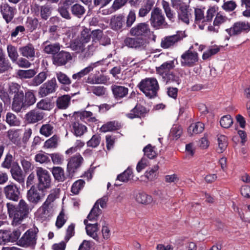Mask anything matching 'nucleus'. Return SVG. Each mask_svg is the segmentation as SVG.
I'll return each mask as SVG.
<instances>
[{"label":"nucleus","instance_id":"aec40b11","mask_svg":"<svg viewBox=\"0 0 250 250\" xmlns=\"http://www.w3.org/2000/svg\"><path fill=\"white\" fill-rule=\"evenodd\" d=\"M44 117V113L36 110H32L25 115L26 121L29 123L34 124L42 120Z\"/></svg>","mask_w":250,"mask_h":250},{"label":"nucleus","instance_id":"7c9ffc66","mask_svg":"<svg viewBox=\"0 0 250 250\" xmlns=\"http://www.w3.org/2000/svg\"><path fill=\"white\" fill-rule=\"evenodd\" d=\"M163 81L167 84L178 85L180 83L179 78L173 72L164 75L162 78Z\"/></svg>","mask_w":250,"mask_h":250},{"label":"nucleus","instance_id":"4d7b16f0","mask_svg":"<svg viewBox=\"0 0 250 250\" xmlns=\"http://www.w3.org/2000/svg\"><path fill=\"white\" fill-rule=\"evenodd\" d=\"M71 11L73 14L80 17L85 12L84 8L80 4H75L71 7Z\"/></svg>","mask_w":250,"mask_h":250},{"label":"nucleus","instance_id":"8fccbe9b","mask_svg":"<svg viewBox=\"0 0 250 250\" xmlns=\"http://www.w3.org/2000/svg\"><path fill=\"white\" fill-rule=\"evenodd\" d=\"M145 155L149 159H154L157 156V153L154 150V147L150 144H148L143 149Z\"/></svg>","mask_w":250,"mask_h":250},{"label":"nucleus","instance_id":"4be33fe9","mask_svg":"<svg viewBox=\"0 0 250 250\" xmlns=\"http://www.w3.org/2000/svg\"><path fill=\"white\" fill-rule=\"evenodd\" d=\"M12 178L19 183H23L24 181V176L18 165H13L10 170Z\"/></svg>","mask_w":250,"mask_h":250},{"label":"nucleus","instance_id":"774afa93","mask_svg":"<svg viewBox=\"0 0 250 250\" xmlns=\"http://www.w3.org/2000/svg\"><path fill=\"white\" fill-rule=\"evenodd\" d=\"M228 20V18L223 16L220 13H218L214 20V25L217 27H219L221 24L225 22Z\"/></svg>","mask_w":250,"mask_h":250},{"label":"nucleus","instance_id":"f3484780","mask_svg":"<svg viewBox=\"0 0 250 250\" xmlns=\"http://www.w3.org/2000/svg\"><path fill=\"white\" fill-rule=\"evenodd\" d=\"M83 158L80 155L72 157L68 161L67 169L69 173H74L81 166Z\"/></svg>","mask_w":250,"mask_h":250},{"label":"nucleus","instance_id":"dca6fc26","mask_svg":"<svg viewBox=\"0 0 250 250\" xmlns=\"http://www.w3.org/2000/svg\"><path fill=\"white\" fill-rule=\"evenodd\" d=\"M23 99V93H18L14 95L12 104L13 110L16 112H19L25 106Z\"/></svg>","mask_w":250,"mask_h":250},{"label":"nucleus","instance_id":"e433bc0d","mask_svg":"<svg viewBox=\"0 0 250 250\" xmlns=\"http://www.w3.org/2000/svg\"><path fill=\"white\" fill-rule=\"evenodd\" d=\"M146 112V110L144 107L137 105L131 111L130 113L127 115V116L130 119L139 118L140 117Z\"/></svg>","mask_w":250,"mask_h":250},{"label":"nucleus","instance_id":"4c0bfd02","mask_svg":"<svg viewBox=\"0 0 250 250\" xmlns=\"http://www.w3.org/2000/svg\"><path fill=\"white\" fill-rule=\"evenodd\" d=\"M158 169L159 166L158 165L154 166L152 168L146 171L145 173V177L148 181L155 180L158 177Z\"/></svg>","mask_w":250,"mask_h":250},{"label":"nucleus","instance_id":"3c124183","mask_svg":"<svg viewBox=\"0 0 250 250\" xmlns=\"http://www.w3.org/2000/svg\"><path fill=\"white\" fill-rule=\"evenodd\" d=\"M56 77L59 83L63 85H70L71 83L70 79L62 72H57L56 73Z\"/></svg>","mask_w":250,"mask_h":250},{"label":"nucleus","instance_id":"37998d69","mask_svg":"<svg viewBox=\"0 0 250 250\" xmlns=\"http://www.w3.org/2000/svg\"><path fill=\"white\" fill-rule=\"evenodd\" d=\"M36 101L35 94L32 90H27L25 93L24 104L25 106H30L33 104Z\"/></svg>","mask_w":250,"mask_h":250},{"label":"nucleus","instance_id":"864d4df0","mask_svg":"<svg viewBox=\"0 0 250 250\" xmlns=\"http://www.w3.org/2000/svg\"><path fill=\"white\" fill-rule=\"evenodd\" d=\"M132 177V171L129 169L125 170L122 174L119 175L117 178V181L123 182H127Z\"/></svg>","mask_w":250,"mask_h":250},{"label":"nucleus","instance_id":"79ce46f5","mask_svg":"<svg viewBox=\"0 0 250 250\" xmlns=\"http://www.w3.org/2000/svg\"><path fill=\"white\" fill-rule=\"evenodd\" d=\"M8 138L15 144H20V133L17 130H10L7 132Z\"/></svg>","mask_w":250,"mask_h":250},{"label":"nucleus","instance_id":"58836bf2","mask_svg":"<svg viewBox=\"0 0 250 250\" xmlns=\"http://www.w3.org/2000/svg\"><path fill=\"white\" fill-rule=\"evenodd\" d=\"M101 212L102 211L99 208L97 207V205H94L91 211L87 216V220L91 222L96 221Z\"/></svg>","mask_w":250,"mask_h":250},{"label":"nucleus","instance_id":"c756f323","mask_svg":"<svg viewBox=\"0 0 250 250\" xmlns=\"http://www.w3.org/2000/svg\"><path fill=\"white\" fill-rule=\"evenodd\" d=\"M124 21V19L123 16H115L111 19L110 26L114 30H119L122 27Z\"/></svg>","mask_w":250,"mask_h":250},{"label":"nucleus","instance_id":"603ef678","mask_svg":"<svg viewBox=\"0 0 250 250\" xmlns=\"http://www.w3.org/2000/svg\"><path fill=\"white\" fill-rule=\"evenodd\" d=\"M78 117L81 120H84L86 118H88V121L89 122H95L97 121L95 117H92L93 114L90 111H83L81 112H78L76 113Z\"/></svg>","mask_w":250,"mask_h":250},{"label":"nucleus","instance_id":"c03bdc74","mask_svg":"<svg viewBox=\"0 0 250 250\" xmlns=\"http://www.w3.org/2000/svg\"><path fill=\"white\" fill-rule=\"evenodd\" d=\"M119 127V125L118 122L111 121L103 125L100 128V130L104 132L111 131L117 129Z\"/></svg>","mask_w":250,"mask_h":250},{"label":"nucleus","instance_id":"13d9d810","mask_svg":"<svg viewBox=\"0 0 250 250\" xmlns=\"http://www.w3.org/2000/svg\"><path fill=\"white\" fill-rule=\"evenodd\" d=\"M21 212L23 213L26 216H27L30 210L28 205L23 200H21L19 202L18 207L16 208Z\"/></svg>","mask_w":250,"mask_h":250},{"label":"nucleus","instance_id":"69168bd1","mask_svg":"<svg viewBox=\"0 0 250 250\" xmlns=\"http://www.w3.org/2000/svg\"><path fill=\"white\" fill-rule=\"evenodd\" d=\"M37 106L39 109L49 110L52 108V104L45 99H43L37 103Z\"/></svg>","mask_w":250,"mask_h":250},{"label":"nucleus","instance_id":"39448f33","mask_svg":"<svg viewBox=\"0 0 250 250\" xmlns=\"http://www.w3.org/2000/svg\"><path fill=\"white\" fill-rule=\"evenodd\" d=\"M198 61V54L196 51H192L190 48L186 51L181 56L180 62L184 67H192Z\"/></svg>","mask_w":250,"mask_h":250},{"label":"nucleus","instance_id":"0eeeda50","mask_svg":"<svg viewBox=\"0 0 250 250\" xmlns=\"http://www.w3.org/2000/svg\"><path fill=\"white\" fill-rule=\"evenodd\" d=\"M7 207L9 217L12 219V225L17 226L20 224L27 216L21 212L12 204L8 203Z\"/></svg>","mask_w":250,"mask_h":250},{"label":"nucleus","instance_id":"2eb2a0df","mask_svg":"<svg viewBox=\"0 0 250 250\" xmlns=\"http://www.w3.org/2000/svg\"><path fill=\"white\" fill-rule=\"evenodd\" d=\"M36 241V233L33 230L26 231L19 240V244L22 246L34 245Z\"/></svg>","mask_w":250,"mask_h":250},{"label":"nucleus","instance_id":"ddd939ff","mask_svg":"<svg viewBox=\"0 0 250 250\" xmlns=\"http://www.w3.org/2000/svg\"><path fill=\"white\" fill-rule=\"evenodd\" d=\"M57 85L56 80L51 79L44 83L40 88L39 93L42 97H45L55 91Z\"/></svg>","mask_w":250,"mask_h":250},{"label":"nucleus","instance_id":"4468645a","mask_svg":"<svg viewBox=\"0 0 250 250\" xmlns=\"http://www.w3.org/2000/svg\"><path fill=\"white\" fill-rule=\"evenodd\" d=\"M88 220H84V224L85 225V229L87 234L94 240H99V228L97 223H89Z\"/></svg>","mask_w":250,"mask_h":250},{"label":"nucleus","instance_id":"5701e85b","mask_svg":"<svg viewBox=\"0 0 250 250\" xmlns=\"http://www.w3.org/2000/svg\"><path fill=\"white\" fill-rule=\"evenodd\" d=\"M174 66V62L173 61L164 62L159 67H156L157 73L161 76L163 78L164 75L168 74L169 73H172V72L170 71Z\"/></svg>","mask_w":250,"mask_h":250},{"label":"nucleus","instance_id":"052dcab7","mask_svg":"<svg viewBox=\"0 0 250 250\" xmlns=\"http://www.w3.org/2000/svg\"><path fill=\"white\" fill-rule=\"evenodd\" d=\"M7 50L9 57L13 62H15L19 56L16 47L11 45H9L7 46Z\"/></svg>","mask_w":250,"mask_h":250},{"label":"nucleus","instance_id":"a19ab883","mask_svg":"<svg viewBox=\"0 0 250 250\" xmlns=\"http://www.w3.org/2000/svg\"><path fill=\"white\" fill-rule=\"evenodd\" d=\"M54 126L50 124H45L41 127L40 133L45 137H48L53 133Z\"/></svg>","mask_w":250,"mask_h":250},{"label":"nucleus","instance_id":"a878e982","mask_svg":"<svg viewBox=\"0 0 250 250\" xmlns=\"http://www.w3.org/2000/svg\"><path fill=\"white\" fill-rule=\"evenodd\" d=\"M51 171L55 180L62 182L66 179L64 171L62 167H54L52 168Z\"/></svg>","mask_w":250,"mask_h":250},{"label":"nucleus","instance_id":"6e6552de","mask_svg":"<svg viewBox=\"0 0 250 250\" xmlns=\"http://www.w3.org/2000/svg\"><path fill=\"white\" fill-rule=\"evenodd\" d=\"M43 191L34 186H32L27 193V198L28 201L33 204H38L45 196Z\"/></svg>","mask_w":250,"mask_h":250},{"label":"nucleus","instance_id":"c85d7f7f","mask_svg":"<svg viewBox=\"0 0 250 250\" xmlns=\"http://www.w3.org/2000/svg\"><path fill=\"white\" fill-rule=\"evenodd\" d=\"M112 90L114 96L117 98H123L128 93V88L123 86L114 85L112 86Z\"/></svg>","mask_w":250,"mask_h":250},{"label":"nucleus","instance_id":"de8ad7c7","mask_svg":"<svg viewBox=\"0 0 250 250\" xmlns=\"http://www.w3.org/2000/svg\"><path fill=\"white\" fill-rule=\"evenodd\" d=\"M38 25V20L36 18H28L25 23L27 30L32 32L35 30Z\"/></svg>","mask_w":250,"mask_h":250},{"label":"nucleus","instance_id":"bf43d9fd","mask_svg":"<svg viewBox=\"0 0 250 250\" xmlns=\"http://www.w3.org/2000/svg\"><path fill=\"white\" fill-rule=\"evenodd\" d=\"M36 74L33 69L20 70L18 72V75L21 78L28 79L33 77Z\"/></svg>","mask_w":250,"mask_h":250},{"label":"nucleus","instance_id":"c9c22d12","mask_svg":"<svg viewBox=\"0 0 250 250\" xmlns=\"http://www.w3.org/2000/svg\"><path fill=\"white\" fill-rule=\"evenodd\" d=\"M71 97L68 95H64L58 98L57 100V105L59 108H66L70 103Z\"/></svg>","mask_w":250,"mask_h":250},{"label":"nucleus","instance_id":"9b49d317","mask_svg":"<svg viewBox=\"0 0 250 250\" xmlns=\"http://www.w3.org/2000/svg\"><path fill=\"white\" fill-rule=\"evenodd\" d=\"M250 30V24L248 22H237L234 24L232 27L226 29L227 32L230 36L238 35L244 31Z\"/></svg>","mask_w":250,"mask_h":250},{"label":"nucleus","instance_id":"f8f14e48","mask_svg":"<svg viewBox=\"0 0 250 250\" xmlns=\"http://www.w3.org/2000/svg\"><path fill=\"white\" fill-rule=\"evenodd\" d=\"M71 59L72 56L69 52L62 50L53 56V62L57 66H62Z\"/></svg>","mask_w":250,"mask_h":250},{"label":"nucleus","instance_id":"9d476101","mask_svg":"<svg viewBox=\"0 0 250 250\" xmlns=\"http://www.w3.org/2000/svg\"><path fill=\"white\" fill-rule=\"evenodd\" d=\"M3 191L7 198L17 201L19 198L20 192L16 185L11 183L5 186Z\"/></svg>","mask_w":250,"mask_h":250},{"label":"nucleus","instance_id":"a211bd4d","mask_svg":"<svg viewBox=\"0 0 250 250\" xmlns=\"http://www.w3.org/2000/svg\"><path fill=\"white\" fill-rule=\"evenodd\" d=\"M149 32V26L146 23H140L130 30V33L133 36H143Z\"/></svg>","mask_w":250,"mask_h":250},{"label":"nucleus","instance_id":"f03ea898","mask_svg":"<svg viewBox=\"0 0 250 250\" xmlns=\"http://www.w3.org/2000/svg\"><path fill=\"white\" fill-rule=\"evenodd\" d=\"M138 86L140 89L149 98L156 96L159 87L157 80L153 78L142 80Z\"/></svg>","mask_w":250,"mask_h":250},{"label":"nucleus","instance_id":"ea45409f","mask_svg":"<svg viewBox=\"0 0 250 250\" xmlns=\"http://www.w3.org/2000/svg\"><path fill=\"white\" fill-rule=\"evenodd\" d=\"M60 49V44L59 43H55L45 46L43 50L47 54L55 55L58 53Z\"/></svg>","mask_w":250,"mask_h":250},{"label":"nucleus","instance_id":"5fc2aeb1","mask_svg":"<svg viewBox=\"0 0 250 250\" xmlns=\"http://www.w3.org/2000/svg\"><path fill=\"white\" fill-rule=\"evenodd\" d=\"M46 79V73L43 72H41L32 80L31 84L33 86H38L42 83Z\"/></svg>","mask_w":250,"mask_h":250},{"label":"nucleus","instance_id":"1a4fd4ad","mask_svg":"<svg viewBox=\"0 0 250 250\" xmlns=\"http://www.w3.org/2000/svg\"><path fill=\"white\" fill-rule=\"evenodd\" d=\"M152 26L158 28L165 24V18L162 14L161 10L159 8H154L151 13L150 19Z\"/></svg>","mask_w":250,"mask_h":250},{"label":"nucleus","instance_id":"20e7f679","mask_svg":"<svg viewBox=\"0 0 250 250\" xmlns=\"http://www.w3.org/2000/svg\"><path fill=\"white\" fill-rule=\"evenodd\" d=\"M186 35L185 32L177 31L176 34L173 35L165 37L162 39L161 46L164 49H167L173 46L178 42L182 40Z\"/></svg>","mask_w":250,"mask_h":250},{"label":"nucleus","instance_id":"0e129e2a","mask_svg":"<svg viewBox=\"0 0 250 250\" xmlns=\"http://www.w3.org/2000/svg\"><path fill=\"white\" fill-rule=\"evenodd\" d=\"M101 142V136L99 134L94 135L91 139L87 142L88 146L96 147L100 144Z\"/></svg>","mask_w":250,"mask_h":250},{"label":"nucleus","instance_id":"412c9836","mask_svg":"<svg viewBox=\"0 0 250 250\" xmlns=\"http://www.w3.org/2000/svg\"><path fill=\"white\" fill-rule=\"evenodd\" d=\"M0 11L6 22H10L14 17V9L8 4L4 3L0 6Z\"/></svg>","mask_w":250,"mask_h":250},{"label":"nucleus","instance_id":"cd10ccee","mask_svg":"<svg viewBox=\"0 0 250 250\" xmlns=\"http://www.w3.org/2000/svg\"><path fill=\"white\" fill-rule=\"evenodd\" d=\"M135 198L136 201L138 203L145 205L149 204L153 201L151 196L145 192H139L137 193Z\"/></svg>","mask_w":250,"mask_h":250},{"label":"nucleus","instance_id":"393cba45","mask_svg":"<svg viewBox=\"0 0 250 250\" xmlns=\"http://www.w3.org/2000/svg\"><path fill=\"white\" fill-rule=\"evenodd\" d=\"M19 51L22 56L27 58H33L35 55V49L31 43H28L20 47Z\"/></svg>","mask_w":250,"mask_h":250},{"label":"nucleus","instance_id":"09e8293b","mask_svg":"<svg viewBox=\"0 0 250 250\" xmlns=\"http://www.w3.org/2000/svg\"><path fill=\"white\" fill-rule=\"evenodd\" d=\"M221 126L225 128L230 127L233 124V119L229 115L223 116L220 121Z\"/></svg>","mask_w":250,"mask_h":250},{"label":"nucleus","instance_id":"7ed1b4c3","mask_svg":"<svg viewBox=\"0 0 250 250\" xmlns=\"http://www.w3.org/2000/svg\"><path fill=\"white\" fill-rule=\"evenodd\" d=\"M36 172L38 178V188L44 191L51 187L52 179L49 172L42 167H37Z\"/></svg>","mask_w":250,"mask_h":250},{"label":"nucleus","instance_id":"2f4dec72","mask_svg":"<svg viewBox=\"0 0 250 250\" xmlns=\"http://www.w3.org/2000/svg\"><path fill=\"white\" fill-rule=\"evenodd\" d=\"M97 63H98V62L91 63L89 66L82 69L80 72L73 74L72 75V78L75 80H79L83 76L87 75L96 67Z\"/></svg>","mask_w":250,"mask_h":250},{"label":"nucleus","instance_id":"f704fd0d","mask_svg":"<svg viewBox=\"0 0 250 250\" xmlns=\"http://www.w3.org/2000/svg\"><path fill=\"white\" fill-rule=\"evenodd\" d=\"M218 148L217 151L219 153H223L226 149L228 142L226 136L224 135H218L217 137Z\"/></svg>","mask_w":250,"mask_h":250},{"label":"nucleus","instance_id":"680f3d73","mask_svg":"<svg viewBox=\"0 0 250 250\" xmlns=\"http://www.w3.org/2000/svg\"><path fill=\"white\" fill-rule=\"evenodd\" d=\"M50 206L44 204L39 208L38 213L42 218H46L49 216Z\"/></svg>","mask_w":250,"mask_h":250},{"label":"nucleus","instance_id":"473e14b6","mask_svg":"<svg viewBox=\"0 0 250 250\" xmlns=\"http://www.w3.org/2000/svg\"><path fill=\"white\" fill-rule=\"evenodd\" d=\"M97 63H98V62L91 63L89 66L82 69L80 72L73 74L72 75V78L75 80H79L83 76L87 75L96 67Z\"/></svg>","mask_w":250,"mask_h":250},{"label":"nucleus","instance_id":"f257e3e1","mask_svg":"<svg viewBox=\"0 0 250 250\" xmlns=\"http://www.w3.org/2000/svg\"><path fill=\"white\" fill-rule=\"evenodd\" d=\"M90 40V31L88 29H84L81 32L80 37L71 42L70 47L82 57H88L93 54L96 47L94 43L86 46Z\"/></svg>","mask_w":250,"mask_h":250},{"label":"nucleus","instance_id":"72a5a7b5","mask_svg":"<svg viewBox=\"0 0 250 250\" xmlns=\"http://www.w3.org/2000/svg\"><path fill=\"white\" fill-rule=\"evenodd\" d=\"M204 129V124L199 122L191 124L188 129V132L190 135H193L202 132Z\"/></svg>","mask_w":250,"mask_h":250},{"label":"nucleus","instance_id":"6ab92c4d","mask_svg":"<svg viewBox=\"0 0 250 250\" xmlns=\"http://www.w3.org/2000/svg\"><path fill=\"white\" fill-rule=\"evenodd\" d=\"M178 7H179V19L186 24H188L191 14L188 10V6L185 3H183L181 5H178Z\"/></svg>","mask_w":250,"mask_h":250},{"label":"nucleus","instance_id":"6e6d98bb","mask_svg":"<svg viewBox=\"0 0 250 250\" xmlns=\"http://www.w3.org/2000/svg\"><path fill=\"white\" fill-rule=\"evenodd\" d=\"M85 182L83 180H79L76 181L71 187V191L75 194H77L80 190L83 188Z\"/></svg>","mask_w":250,"mask_h":250},{"label":"nucleus","instance_id":"a18cd8bd","mask_svg":"<svg viewBox=\"0 0 250 250\" xmlns=\"http://www.w3.org/2000/svg\"><path fill=\"white\" fill-rule=\"evenodd\" d=\"M10 68V64L8 60H6L4 55L0 51V73L4 72Z\"/></svg>","mask_w":250,"mask_h":250},{"label":"nucleus","instance_id":"49530a36","mask_svg":"<svg viewBox=\"0 0 250 250\" xmlns=\"http://www.w3.org/2000/svg\"><path fill=\"white\" fill-rule=\"evenodd\" d=\"M35 160L41 164H47L50 162L48 154L42 151L39 152L35 155Z\"/></svg>","mask_w":250,"mask_h":250},{"label":"nucleus","instance_id":"338daca9","mask_svg":"<svg viewBox=\"0 0 250 250\" xmlns=\"http://www.w3.org/2000/svg\"><path fill=\"white\" fill-rule=\"evenodd\" d=\"M236 6V3L234 1L229 0L225 1L222 7L226 11L230 12L234 10Z\"/></svg>","mask_w":250,"mask_h":250},{"label":"nucleus","instance_id":"423d86ee","mask_svg":"<svg viewBox=\"0 0 250 250\" xmlns=\"http://www.w3.org/2000/svg\"><path fill=\"white\" fill-rule=\"evenodd\" d=\"M148 43L147 40L143 37L126 38L124 40V44L125 46L138 50L145 49Z\"/></svg>","mask_w":250,"mask_h":250},{"label":"nucleus","instance_id":"bb28decb","mask_svg":"<svg viewBox=\"0 0 250 250\" xmlns=\"http://www.w3.org/2000/svg\"><path fill=\"white\" fill-rule=\"evenodd\" d=\"M107 79L105 76L100 75L96 76L95 74L89 75L86 80V83L91 84L104 83L106 82Z\"/></svg>","mask_w":250,"mask_h":250},{"label":"nucleus","instance_id":"b1692460","mask_svg":"<svg viewBox=\"0 0 250 250\" xmlns=\"http://www.w3.org/2000/svg\"><path fill=\"white\" fill-rule=\"evenodd\" d=\"M86 126L79 122H74L71 124V130L76 136H81L87 131Z\"/></svg>","mask_w":250,"mask_h":250},{"label":"nucleus","instance_id":"e2e57ef3","mask_svg":"<svg viewBox=\"0 0 250 250\" xmlns=\"http://www.w3.org/2000/svg\"><path fill=\"white\" fill-rule=\"evenodd\" d=\"M41 16L44 20H47L51 13V8L47 5L42 6L40 8Z\"/></svg>","mask_w":250,"mask_h":250}]
</instances>
